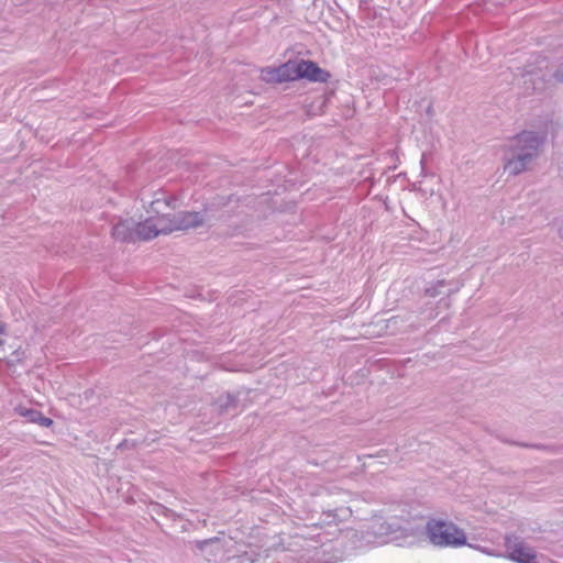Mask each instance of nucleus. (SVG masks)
<instances>
[{"label":"nucleus","mask_w":563,"mask_h":563,"mask_svg":"<svg viewBox=\"0 0 563 563\" xmlns=\"http://www.w3.org/2000/svg\"><path fill=\"white\" fill-rule=\"evenodd\" d=\"M427 520L421 516L412 515L405 507L399 514L387 519L376 520L373 531L388 541L397 542L401 547H412L427 536Z\"/></svg>","instance_id":"obj_1"},{"label":"nucleus","mask_w":563,"mask_h":563,"mask_svg":"<svg viewBox=\"0 0 563 563\" xmlns=\"http://www.w3.org/2000/svg\"><path fill=\"white\" fill-rule=\"evenodd\" d=\"M545 131L522 130L509 141L504 157V170L509 176H518L539 156L545 144Z\"/></svg>","instance_id":"obj_2"},{"label":"nucleus","mask_w":563,"mask_h":563,"mask_svg":"<svg viewBox=\"0 0 563 563\" xmlns=\"http://www.w3.org/2000/svg\"><path fill=\"white\" fill-rule=\"evenodd\" d=\"M426 529V538L435 548L457 549L470 545L465 531L453 521L442 518H428Z\"/></svg>","instance_id":"obj_3"},{"label":"nucleus","mask_w":563,"mask_h":563,"mask_svg":"<svg viewBox=\"0 0 563 563\" xmlns=\"http://www.w3.org/2000/svg\"><path fill=\"white\" fill-rule=\"evenodd\" d=\"M533 58L534 62L528 63L521 73L526 92H543L551 79L563 84V63L551 74L548 71V60L545 56L537 54Z\"/></svg>","instance_id":"obj_4"},{"label":"nucleus","mask_w":563,"mask_h":563,"mask_svg":"<svg viewBox=\"0 0 563 563\" xmlns=\"http://www.w3.org/2000/svg\"><path fill=\"white\" fill-rule=\"evenodd\" d=\"M167 228L170 233L174 231H186L189 229L198 228L202 224L210 225L208 211H179L172 216H166Z\"/></svg>","instance_id":"obj_5"},{"label":"nucleus","mask_w":563,"mask_h":563,"mask_svg":"<svg viewBox=\"0 0 563 563\" xmlns=\"http://www.w3.org/2000/svg\"><path fill=\"white\" fill-rule=\"evenodd\" d=\"M135 230L137 240L141 241H150L161 234L170 233V229L167 228L166 216H151L144 221L135 223Z\"/></svg>","instance_id":"obj_6"},{"label":"nucleus","mask_w":563,"mask_h":563,"mask_svg":"<svg viewBox=\"0 0 563 563\" xmlns=\"http://www.w3.org/2000/svg\"><path fill=\"white\" fill-rule=\"evenodd\" d=\"M179 206V199L174 194L159 189L153 194V198L148 201V213L154 217L172 216L170 210H175Z\"/></svg>","instance_id":"obj_7"},{"label":"nucleus","mask_w":563,"mask_h":563,"mask_svg":"<svg viewBox=\"0 0 563 563\" xmlns=\"http://www.w3.org/2000/svg\"><path fill=\"white\" fill-rule=\"evenodd\" d=\"M298 65V80L306 79L310 82L325 84L331 77V74L321 68L314 60L299 59Z\"/></svg>","instance_id":"obj_8"},{"label":"nucleus","mask_w":563,"mask_h":563,"mask_svg":"<svg viewBox=\"0 0 563 563\" xmlns=\"http://www.w3.org/2000/svg\"><path fill=\"white\" fill-rule=\"evenodd\" d=\"M13 411L16 416L25 418L30 423H35L44 428H49L54 424L53 419L45 417L42 411L26 407L22 404L16 405L13 408Z\"/></svg>","instance_id":"obj_9"},{"label":"nucleus","mask_w":563,"mask_h":563,"mask_svg":"<svg viewBox=\"0 0 563 563\" xmlns=\"http://www.w3.org/2000/svg\"><path fill=\"white\" fill-rule=\"evenodd\" d=\"M135 231V223L122 220L112 228L111 234L117 241L130 243L137 241Z\"/></svg>","instance_id":"obj_10"},{"label":"nucleus","mask_w":563,"mask_h":563,"mask_svg":"<svg viewBox=\"0 0 563 563\" xmlns=\"http://www.w3.org/2000/svg\"><path fill=\"white\" fill-rule=\"evenodd\" d=\"M352 515V511L349 507H336V508H329L327 510H323L320 517V521L316 525L319 526H330L332 523H336L340 521H343L347 519Z\"/></svg>","instance_id":"obj_11"},{"label":"nucleus","mask_w":563,"mask_h":563,"mask_svg":"<svg viewBox=\"0 0 563 563\" xmlns=\"http://www.w3.org/2000/svg\"><path fill=\"white\" fill-rule=\"evenodd\" d=\"M278 84L298 80L297 60H288L277 67Z\"/></svg>","instance_id":"obj_12"},{"label":"nucleus","mask_w":563,"mask_h":563,"mask_svg":"<svg viewBox=\"0 0 563 563\" xmlns=\"http://www.w3.org/2000/svg\"><path fill=\"white\" fill-rule=\"evenodd\" d=\"M220 412H230L238 408V397L233 393L220 395L216 401Z\"/></svg>","instance_id":"obj_13"},{"label":"nucleus","mask_w":563,"mask_h":563,"mask_svg":"<svg viewBox=\"0 0 563 563\" xmlns=\"http://www.w3.org/2000/svg\"><path fill=\"white\" fill-rule=\"evenodd\" d=\"M449 283L445 279H439L435 283L431 284L430 286L426 287L424 295L430 298H437L438 296L444 294L442 288L448 286Z\"/></svg>","instance_id":"obj_14"},{"label":"nucleus","mask_w":563,"mask_h":563,"mask_svg":"<svg viewBox=\"0 0 563 563\" xmlns=\"http://www.w3.org/2000/svg\"><path fill=\"white\" fill-rule=\"evenodd\" d=\"M152 510L158 515V516H163V517H166L168 519H172V520H176L178 519L180 516L178 514H176L173 509H169L168 507L159 504V503H155L153 506H152Z\"/></svg>","instance_id":"obj_15"},{"label":"nucleus","mask_w":563,"mask_h":563,"mask_svg":"<svg viewBox=\"0 0 563 563\" xmlns=\"http://www.w3.org/2000/svg\"><path fill=\"white\" fill-rule=\"evenodd\" d=\"M262 79L267 84H278L277 67H265L261 70Z\"/></svg>","instance_id":"obj_16"},{"label":"nucleus","mask_w":563,"mask_h":563,"mask_svg":"<svg viewBox=\"0 0 563 563\" xmlns=\"http://www.w3.org/2000/svg\"><path fill=\"white\" fill-rule=\"evenodd\" d=\"M214 539H206V540H202V541H199L198 542V548L199 549H203L207 544H209L210 542H212Z\"/></svg>","instance_id":"obj_17"},{"label":"nucleus","mask_w":563,"mask_h":563,"mask_svg":"<svg viewBox=\"0 0 563 563\" xmlns=\"http://www.w3.org/2000/svg\"><path fill=\"white\" fill-rule=\"evenodd\" d=\"M420 165H421V175L426 176L424 154L422 155V158L420 161Z\"/></svg>","instance_id":"obj_18"},{"label":"nucleus","mask_w":563,"mask_h":563,"mask_svg":"<svg viewBox=\"0 0 563 563\" xmlns=\"http://www.w3.org/2000/svg\"><path fill=\"white\" fill-rule=\"evenodd\" d=\"M457 290H459V287H455V288H449V289L446 290V292H445V294H446V296L449 297V296H451L452 294L456 292Z\"/></svg>","instance_id":"obj_19"},{"label":"nucleus","mask_w":563,"mask_h":563,"mask_svg":"<svg viewBox=\"0 0 563 563\" xmlns=\"http://www.w3.org/2000/svg\"><path fill=\"white\" fill-rule=\"evenodd\" d=\"M439 305H444L445 307H448V306H449V299H446V298H441V299L439 300Z\"/></svg>","instance_id":"obj_20"},{"label":"nucleus","mask_w":563,"mask_h":563,"mask_svg":"<svg viewBox=\"0 0 563 563\" xmlns=\"http://www.w3.org/2000/svg\"><path fill=\"white\" fill-rule=\"evenodd\" d=\"M426 112H427V115H429V117H431V115H432V112H433L432 104H429V106H428V108H427Z\"/></svg>","instance_id":"obj_21"},{"label":"nucleus","mask_w":563,"mask_h":563,"mask_svg":"<svg viewBox=\"0 0 563 563\" xmlns=\"http://www.w3.org/2000/svg\"><path fill=\"white\" fill-rule=\"evenodd\" d=\"M5 333V324L0 321V335Z\"/></svg>","instance_id":"obj_22"},{"label":"nucleus","mask_w":563,"mask_h":563,"mask_svg":"<svg viewBox=\"0 0 563 563\" xmlns=\"http://www.w3.org/2000/svg\"><path fill=\"white\" fill-rule=\"evenodd\" d=\"M12 356L15 358V360H20V351L16 350L12 353Z\"/></svg>","instance_id":"obj_23"},{"label":"nucleus","mask_w":563,"mask_h":563,"mask_svg":"<svg viewBox=\"0 0 563 563\" xmlns=\"http://www.w3.org/2000/svg\"><path fill=\"white\" fill-rule=\"evenodd\" d=\"M437 316H438V312H433V311H432V312H430L429 318H430V319H433V318H435Z\"/></svg>","instance_id":"obj_24"},{"label":"nucleus","mask_w":563,"mask_h":563,"mask_svg":"<svg viewBox=\"0 0 563 563\" xmlns=\"http://www.w3.org/2000/svg\"><path fill=\"white\" fill-rule=\"evenodd\" d=\"M310 463H312L314 465H319L320 464L318 461H310Z\"/></svg>","instance_id":"obj_25"}]
</instances>
